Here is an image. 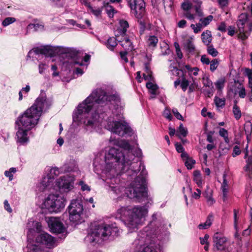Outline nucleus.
<instances>
[{
  "instance_id": "52",
  "label": "nucleus",
  "mask_w": 252,
  "mask_h": 252,
  "mask_svg": "<svg viewBox=\"0 0 252 252\" xmlns=\"http://www.w3.org/2000/svg\"><path fill=\"white\" fill-rule=\"evenodd\" d=\"M172 112L174 114V116H175V117L179 120H182V121H183L184 119H183V116H182V115L178 112L177 109L176 108H173L172 109Z\"/></svg>"
},
{
  "instance_id": "39",
  "label": "nucleus",
  "mask_w": 252,
  "mask_h": 252,
  "mask_svg": "<svg viewBox=\"0 0 252 252\" xmlns=\"http://www.w3.org/2000/svg\"><path fill=\"white\" fill-rule=\"evenodd\" d=\"M225 80L224 78H221L218 80L215 83L216 88L219 91H221L224 86Z\"/></svg>"
},
{
  "instance_id": "33",
  "label": "nucleus",
  "mask_w": 252,
  "mask_h": 252,
  "mask_svg": "<svg viewBox=\"0 0 252 252\" xmlns=\"http://www.w3.org/2000/svg\"><path fill=\"white\" fill-rule=\"evenodd\" d=\"M245 75L248 77L249 79V86L251 89L252 93V70L249 68L245 69Z\"/></svg>"
},
{
  "instance_id": "5",
  "label": "nucleus",
  "mask_w": 252,
  "mask_h": 252,
  "mask_svg": "<svg viewBox=\"0 0 252 252\" xmlns=\"http://www.w3.org/2000/svg\"><path fill=\"white\" fill-rule=\"evenodd\" d=\"M147 214L148 209L146 206L122 207L117 210V218H119L127 227L132 229L143 222Z\"/></svg>"
},
{
  "instance_id": "20",
  "label": "nucleus",
  "mask_w": 252,
  "mask_h": 252,
  "mask_svg": "<svg viewBox=\"0 0 252 252\" xmlns=\"http://www.w3.org/2000/svg\"><path fill=\"white\" fill-rule=\"evenodd\" d=\"M213 220V215L212 213H210L204 223H200L198 225V227L199 229H206L209 228L212 224Z\"/></svg>"
},
{
  "instance_id": "57",
  "label": "nucleus",
  "mask_w": 252,
  "mask_h": 252,
  "mask_svg": "<svg viewBox=\"0 0 252 252\" xmlns=\"http://www.w3.org/2000/svg\"><path fill=\"white\" fill-rule=\"evenodd\" d=\"M218 30L222 32H225L226 31V26L224 22H221L218 27Z\"/></svg>"
},
{
  "instance_id": "48",
  "label": "nucleus",
  "mask_w": 252,
  "mask_h": 252,
  "mask_svg": "<svg viewBox=\"0 0 252 252\" xmlns=\"http://www.w3.org/2000/svg\"><path fill=\"white\" fill-rule=\"evenodd\" d=\"M181 7L184 10L189 11L192 7V4L189 1H185L182 3Z\"/></svg>"
},
{
  "instance_id": "54",
  "label": "nucleus",
  "mask_w": 252,
  "mask_h": 252,
  "mask_svg": "<svg viewBox=\"0 0 252 252\" xmlns=\"http://www.w3.org/2000/svg\"><path fill=\"white\" fill-rule=\"evenodd\" d=\"M200 61L203 64L208 65L210 64L211 61L206 55H202L201 57Z\"/></svg>"
},
{
  "instance_id": "9",
  "label": "nucleus",
  "mask_w": 252,
  "mask_h": 252,
  "mask_svg": "<svg viewBox=\"0 0 252 252\" xmlns=\"http://www.w3.org/2000/svg\"><path fill=\"white\" fill-rule=\"evenodd\" d=\"M65 200L59 194H49L42 204L50 212H58L65 206Z\"/></svg>"
},
{
  "instance_id": "61",
  "label": "nucleus",
  "mask_w": 252,
  "mask_h": 252,
  "mask_svg": "<svg viewBox=\"0 0 252 252\" xmlns=\"http://www.w3.org/2000/svg\"><path fill=\"white\" fill-rule=\"evenodd\" d=\"M46 63H40L38 65L39 73L40 74H43L46 69Z\"/></svg>"
},
{
  "instance_id": "6",
  "label": "nucleus",
  "mask_w": 252,
  "mask_h": 252,
  "mask_svg": "<svg viewBox=\"0 0 252 252\" xmlns=\"http://www.w3.org/2000/svg\"><path fill=\"white\" fill-rule=\"evenodd\" d=\"M78 53V51L74 48L46 45L31 50L28 53L27 60L32 58V60L35 59L39 61L44 57H53L62 54H65L66 56L74 59L77 58Z\"/></svg>"
},
{
  "instance_id": "15",
  "label": "nucleus",
  "mask_w": 252,
  "mask_h": 252,
  "mask_svg": "<svg viewBox=\"0 0 252 252\" xmlns=\"http://www.w3.org/2000/svg\"><path fill=\"white\" fill-rule=\"evenodd\" d=\"M51 231L54 233L61 234L65 231V227L59 219L51 217L48 221Z\"/></svg>"
},
{
  "instance_id": "47",
  "label": "nucleus",
  "mask_w": 252,
  "mask_h": 252,
  "mask_svg": "<svg viewBox=\"0 0 252 252\" xmlns=\"http://www.w3.org/2000/svg\"><path fill=\"white\" fill-rule=\"evenodd\" d=\"M190 28L193 30L195 33H197L201 31L202 26L200 23H197L196 25L192 24L190 25Z\"/></svg>"
},
{
  "instance_id": "23",
  "label": "nucleus",
  "mask_w": 252,
  "mask_h": 252,
  "mask_svg": "<svg viewBox=\"0 0 252 252\" xmlns=\"http://www.w3.org/2000/svg\"><path fill=\"white\" fill-rule=\"evenodd\" d=\"M117 45V40L114 37H109L105 43L107 48L111 51H113Z\"/></svg>"
},
{
  "instance_id": "10",
  "label": "nucleus",
  "mask_w": 252,
  "mask_h": 252,
  "mask_svg": "<svg viewBox=\"0 0 252 252\" xmlns=\"http://www.w3.org/2000/svg\"><path fill=\"white\" fill-rule=\"evenodd\" d=\"M237 25L241 38L243 40L246 39L252 32V20L247 13H241L239 16Z\"/></svg>"
},
{
  "instance_id": "41",
  "label": "nucleus",
  "mask_w": 252,
  "mask_h": 252,
  "mask_svg": "<svg viewBox=\"0 0 252 252\" xmlns=\"http://www.w3.org/2000/svg\"><path fill=\"white\" fill-rule=\"evenodd\" d=\"M16 21V19L14 17H7L2 22V25L3 27H6Z\"/></svg>"
},
{
  "instance_id": "8",
  "label": "nucleus",
  "mask_w": 252,
  "mask_h": 252,
  "mask_svg": "<svg viewBox=\"0 0 252 252\" xmlns=\"http://www.w3.org/2000/svg\"><path fill=\"white\" fill-rule=\"evenodd\" d=\"M69 213V220L75 224L81 223L83 220V206L80 200L74 199L71 200L67 208Z\"/></svg>"
},
{
  "instance_id": "35",
  "label": "nucleus",
  "mask_w": 252,
  "mask_h": 252,
  "mask_svg": "<svg viewBox=\"0 0 252 252\" xmlns=\"http://www.w3.org/2000/svg\"><path fill=\"white\" fill-rule=\"evenodd\" d=\"M120 27L122 28V34H125L127 31V29L129 27L128 22L124 19H121L119 21Z\"/></svg>"
},
{
  "instance_id": "40",
  "label": "nucleus",
  "mask_w": 252,
  "mask_h": 252,
  "mask_svg": "<svg viewBox=\"0 0 252 252\" xmlns=\"http://www.w3.org/2000/svg\"><path fill=\"white\" fill-rule=\"evenodd\" d=\"M233 112L236 119L239 120L241 117V112L240 109L236 104L233 106Z\"/></svg>"
},
{
  "instance_id": "38",
  "label": "nucleus",
  "mask_w": 252,
  "mask_h": 252,
  "mask_svg": "<svg viewBox=\"0 0 252 252\" xmlns=\"http://www.w3.org/2000/svg\"><path fill=\"white\" fill-rule=\"evenodd\" d=\"M214 102L217 107L222 108L225 105V100L224 98H220L217 96H215Z\"/></svg>"
},
{
  "instance_id": "32",
  "label": "nucleus",
  "mask_w": 252,
  "mask_h": 252,
  "mask_svg": "<svg viewBox=\"0 0 252 252\" xmlns=\"http://www.w3.org/2000/svg\"><path fill=\"white\" fill-rule=\"evenodd\" d=\"M213 16L212 15H209L204 18H200L199 21L201 22L200 24L202 27H205L208 26L210 23L213 20Z\"/></svg>"
},
{
  "instance_id": "13",
  "label": "nucleus",
  "mask_w": 252,
  "mask_h": 252,
  "mask_svg": "<svg viewBox=\"0 0 252 252\" xmlns=\"http://www.w3.org/2000/svg\"><path fill=\"white\" fill-rule=\"evenodd\" d=\"M228 239L222 234L215 233L213 237V250L215 252L225 251Z\"/></svg>"
},
{
  "instance_id": "16",
  "label": "nucleus",
  "mask_w": 252,
  "mask_h": 252,
  "mask_svg": "<svg viewBox=\"0 0 252 252\" xmlns=\"http://www.w3.org/2000/svg\"><path fill=\"white\" fill-rule=\"evenodd\" d=\"M54 181V177L47 175L43 177L41 182L37 186L38 190L40 191L50 190L53 187Z\"/></svg>"
},
{
  "instance_id": "49",
  "label": "nucleus",
  "mask_w": 252,
  "mask_h": 252,
  "mask_svg": "<svg viewBox=\"0 0 252 252\" xmlns=\"http://www.w3.org/2000/svg\"><path fill=\"white\" fill-rule=\"evenodd\" d=\"M203 83L204 86L209 88H214L212 82L208 78H203Z\"/></svg>"
},
{
  "instance_id": "51",
  "label": "nucleus",
  "mask_w": 252,
  "mask_h": 252,
  "mask_svg": "<svg viewBox=\"0 0 252 252\" xmlns=\"http://www.w3.org/2000/svg\"><path fill=\"white\" fill-rule=\"evenodd\" d=\"M189 81L185 78H183L182 79V82H181V87L182 90H183V91L185 92L187 90V88L189 86Z\"/></svg>"
},
{
  "instance_id": "58",
  "label": "nucleus",
  "mask_w": 252,
  "mask_h": 252,
  "mask_svg": "<svg viewBox=\"0 0 252 252\" xmlns=\"http://www.w3.org/2000/svg\"><path fill=\"white\" fill-rule=\"evenodd\" d=\"M175 147H176V149L178 153H181L183 152L184 151H185L184 148L182 145V144L180 143H179L177 142L176 143Z\"/></svg>"
},
{
  "instance_id": "7",
  "label": "nucleus",
  "mask_w": 252,
  "mask_h": 252,
  "mask_svg": "<svg viewBox=\"0 0 252 252\" xmlns=\"http://www.w3.org/2000/svg\"><path fill=\"white\" fill-rule=\"evenodd\" d=\"M119 230L116 223L111 224L103 223L96 225L91 232L93 237H100L103 240H106L110 237L118 235Z\"/></svg>"
},
{
  "instance_id": "46",
  "label": "nucleus",
  "mask_w": 252,
  "mask_h": 252,
  "mask_svg": "<svg viewBox=\"0 0 252 252\" xmlns=\"http://www.w3.org/2000/svg\"><path fill=\"white\" fill-rule=\"evenodd\" d=\"M210 69L212 72H214L218 67L219 62L218 60V59H213L212 60L210 63Z\"/></svg>"
},
{
  "instance_id": "1",
  "label": "nucleus",
  "mask_w": 252,
  "mask_h": 252,
  "mask_svg": "<svg viewBox=\"0 0 252 252\" xmlns=\"http://www.w3.org/2000/svg\"><path fill=\"white\" fill-rule=\"evenodd\" d=\"M110 144L118 148H111L106 153L105 165L103 172L107 177L108 190L118 194L125 191L127 197L136 199L139 202L147 197L146 178L147 172L140 160L142 153L140 149L134 154L131 146L125 140L115 139L111 136Z\"/></svg>"
},
{
  "instance_id": "42",
  "label": "nucleus",
  "mask_w": 252,
  "mask_h": 252,
  "mask_svg": "<svg viewBox=\"0 0 252 252\" xmlns=\"http://www.w3.org/2000/svg\"><path fill=\"white\" fill-rule=\"evenodd\" d=\"M106 10L107 14L110 18H113L115 13H116V10L111 5H107L106 7Z\"/></svg>"
},
{
  "instance_id": "28",
  "label": "nucleus",
  "mask_w": 252,
  "mask_h": 252,
  "mask_svg": "<svg viewBox=\"0 0 252 252\" xmlns=\"http://www.w3.org/2000/svg\"><path fill=\"white\" fill-rule=\"evenodd\" d=\"M194 182L197 185L198 187H200L202 185V180L201 173L199 170H195L193 174Z\"/></svg>"
},
{
  "instance_id": "11",
  "label": "nucleus",
  "mask_w": 252,
  "mask_h": 252,
  "mask_svg": "<svg viewBox=\"0 0 252 252\" xmlns=\"http://www.w3.org/2000/svg\"><path fill=\"white\" fill-rule=\"evenodd\" d=\"M128 3L131 13L136 18L141 19L145 13V3L144 0H129Z\"/></svg>"
},
{
  "instance_id": "21",
  "label": "nucleus",
  "mask_w": 252,
  "mask_h": 252,
  "mask_svg": "<svg viewBox=\"0 0 252 252\" xmlns=\"http://www.w3.org/2000/svg\"><path fill=\"white\" fill-rule=\"evenodd\" d=\"M201 36L203 43L206 45H209L212 41L211 32L209 30H206L202 33Z\"/></svg>"
},
{
  "instance_id": "18",
  "label": "nucleus",
  "mask_w": 252,
  "mask_h": 252,
  "mask_svg": "<svg viewBox=\"0 0 252 252\" xmlns=\"http://www.w3.org/2000/svg\"><path fill=\"white\" fill-rule=\"evenodd\" d=\"M77 169L76 163L73 159H70L68 161H66L61 167L62 172H63L64 173L75 171H76Z\"/></svg>"
},
{
  "instance_id": "50",
  "label": "nucleus",
  "mask_w": 252,
  "mask_h": 252,
  "mask_svg": "<svg viewBox=\"0 0 252 252\" xmlns=\"http://www.w3.org/2000/svg\"><path fill=\"white\" fill-rule=\"evenodd\" d=\"M163 115L164 116V117H165L166 119H167L169 121H171L173 118V117L170 112V110L168 108H165V109L163 112Z\"/></svg>"
},
{
  "instance_id": "17",
  "label": "nucleus",
  "mask_w": 252,
  "mask_h": 252,
  "mask_svg": "<svg viewBox=\"0 0 252 252\" xmlns=\"http://www.w3.org/2000/svg\"><path fill=\"white\" fill-rule=\"evenodd\" d=\"M27 227L28 229V235H33L34 232L39 233L41 231L42 225L40 222L34 221L33 219H30L27 223Z\"/></svg>"
},
{
  "instance_id": "55",
  "label": "nucleus",
  "mask_w": 252,
  "mask_h": 252,
  "mask_svg": "<svg viewBox=\"0 0 252 252\" xmlns=\"http://www.w3.org/2000/svg\"><path fill=\"white\" fill-rule=\"evenodd\" d=\"M241 154V150L238 146H235L232 153V156L235 157Z\"/></svg>"
},
{
  "instance_id": "63",
  "label": "nucleus",
  "mask_w": 252,
  "mask_h": 252,
  "mask_svg": "<svg viewBox=\"0 0 252 252\" xmlns=\"http://www.w3.org/2000/svg\"><path fill=\"white\" fill-rule=\"evenodd\" d=\"M219 134L223 138L228 135L227 131L223 128H220L219 130Z\"/></svg>"
},
{
  "instance_id": "56",
  "label": "nucleus",
  "mask_w": 252,
  "mask_h": 252,
  "mask_svg": "<svg viewBox=\"0 0 252 252\" xmlns=\"http://www.w3.org/2000/svg\"><path fill=\"white\" fill-rule=\"evenodd\" d=\"M209 237V235L207 234H206L204 235V237H200L199 239L200 240V244L201 245H204L209 243L208 241Z\"/></svg>"
},
{
  "instance_id": "3",
  "label": "nucleus",
  "mask_w": 252,
  "mask_h": 252,
  "mask_svg": "<svg viewBox=\"0 0 252 252\" xmlns=\"http://www.w3.org/2000/svg\"><path fill=\"white\" fill-rule=\"evenodd\" d=\"M51 99L45 95H40L32 106L20 115L16 122L17 142L20 145L28 143L29 139L28 131L34 127L38 124L43 112L46 111L52 105Z\"/></svg>"
},
{
  "instance_id": "25",
  "label": "nucleus",
  "mask_w": 252,
  "mask_h": 252,
  "mask_svg": "<svg viewBox=\"0 0 252 252\" xmlns=\"http://www.w3.org/2000/svg\"><path fill=\"white\" fill-rule=\"evenodd\" d=\"M26 248L27 252H43L39 246L32 243H29Z\"/></svg>"
},
{
  "instance_id": "31",
  "label": "nucleus",
  "mask_w": 252,
  "mask_h": 252,
  "mask_svg": "<svg viewBox=\"0 0 252 252\" xmlns=\"http://www.w3.org/2000/svg\"><path fill=\"white\" fill-rule=\"evenodd\" d=\"M144 69L146 73L143 74L144 79L145 80H148L152 81L153 79V77L152 75V71L150 70L149 67H148L147 64H145Z\"/></svg>"
},
{
  "instance_id": "30",
  "label": "nucleus",
  "mask_w": 252,
  "mask_h": 252,
  "mask_svg": "<svg viewBox=\"0 0 252 252\" xmlns=\"http://www.w3.org/2000/svg\"><path fill=\"white\" fill-rule=\"evenodd\" d=\"M31 89L30 86L29 85H26L25 87H23L22 88V89L19 92L18 95H19V101H21L23 99V93L25 95L24 97H26L27 96L29 92H30Z\"/></svg>"
},
{
  "instance_id": "2",
  "label": "nucleus",
  "mask_w": 252,
  "mask_h": 252,
  "mask_svg": "<svg viewBox=\"0 0 252 252\" xmlns=\"http://www.w3.org/2000/svg\"><path fill=\"white\" fill-rule=\"evenodd\" d=\"M123 107L118 93H109L102 88H97L78 105L73 119L83 123L87 128L101 125L121 137L131 136L134 131L123 121Z\"/></svg>"
},
{
  "instance_id": "4",
  "label": "nucleus",
  "mask_w": 252,
  "mask_h": 252,
  "mask_svg": "<svg viewBox=\"0 0 252 252\" xmlns=\"http://www.w3.org/2000/svg\"><path fill=\"white\" fill-rule=\"evenodd\" d=\"M152 220L140 231L133 244L136 247L137 252H161V247L157 239L161 232L159 227H164L163 219L158 217V213L152 215Z\"/></svg>"
},
{
  "instance_id": "19",
  "label": "nucleus",
  "mask_w": 252,
  "mask_h": 252,
  "mask_svg": "<svg viewBox=\"0 0 252 252\" xmlns=\"http://www.w3.org/2000/svg\"><path fill=\"white\" fill-rule=\"evenodd\" d=\"M146 87L149 89V92L151 94L150 99L155 98L157 95L158 94V87L157 84H154L151 82H147L146 85Z\"/></svg>"
},
{
  "instance_id": "64",
  "label": "nucleus",
  "mask_w": 252,
  "mask_h": 252,
  "mask_svg": "<svg viewBox=\"0 0 252 252\" xmlns=\"http://www.w3.org/2000/svg\"><path fill=\"white\" fill-rule=\"evenodd\" d=\"M251 164L247 163L246 166L244 167L245 172H248L249 174H252V168H251Z\"/></svg>"
},
{
  "instance_id": "43",
  "label": "nucleus",
  "mask_w": 252,
  "mask_h": 252,
  "mask_svg": "<svg viewBox=\"0 0 252 252\" xmlns=\"http://www.w3.org/2000/svg\"><path fill=\"white\" fill-rule=\"evenodd\" d=\"M207 52L213 57H216L218 54V51L214 48L213 45H208Z\"/></svg>"
},
{
  "instance_id": "22",
  "label": "nucleus",
  "mask_w": 252,
  "mask_h": 252,
  "mask_svg": "<svg viewBox=\"0 0 252 252\" xmlns=\"http://www.w3.org/2000/svg\"><path fill=\"white\" fill-rule=\"evenodd\" d=\"M120 42H121V45L125 50L131 51L133 49L132 43L129 38L124 37V39Z\"/></svg>"
},
{
  "instance_id": "36",
  "label": "nucleus",
  "mask_w": 252,
  "mask_h": 252,
  "mask_svg": "<svg viewBox=\"0 0 252 252\" xmlns=\"http://www.w3.org/2000/svg\"><path fill=\"white\" fill-rule=\"evenodd\" d=\"M62 170L60 168H58V167H55L52 168L50 170V173L47 174L48 176H51L52 177H54V179L55 177L58 176L60 173H62Z\"/></svg>"
},
{
  "instance_id": "27",
  "label": "nucleus",
  "mask_w": 252,
  "mask_h": 252,
  "mask_svg": "<svg viewBox=\"0 0 252 252\" xmlns=\"http://www.w3.org/2000/svg\"><path fill=\"white\" fill-rule=\"evenodd\" d=\"M234 91L235 94H238L240 97L242 98L245 97L246 95L245 88L242 84H240L237 88H235Z\"/></svg>"
},
{
  "instance_id": "24",
  "label": "nucleus",
  "mask_w": 252,
  "mask_h": 252,
  "mask_svg": "<svg viewBox=\"0 0 252 252\" xmlns=\"http://www.w3.org/2000/svg\"><path fill=\"white\" fill-rule=\"evenodd\" d=\"M239 211L238 210L236 209L234 210V228L236 230L235 233L234 234V237L236 239H239L240 238H241L240 237V234L238 232V218H237V214H238Z\"/></svg>"
},
{
  "instance_id": "37",
  "label": "nucleus",
  "mask_w": 252,
  "mask_h": 252,
  "mask_svg": "<svg viewBox=\"0 0 252 252\" xmlns=\"http://www.w3.org/2000/svg\"><path fill=\"white\" fill-rule=\"evenodd\" d=\"M185 46L186 49L190 53L193 52L195 50V46L193 42L189 39L187 40Z\"/></svg>"
},
{
  "instance_id": "44",
  "label": "nucleus",
  "mask_w": 252,
  "mask_h": 252,
  "mask_svg": "<svg viewBox=\"0 0 252 252\" xmlns=\"http://www.w3.org/2000/svg\"><path fill=\"white\" fill-rule=\"evenodd\" d=\"M195 163V160L191 158L187 159L185 161V164L188 169H191Z\"/></svg>"
},
{
  "instance_id": "62",
  "label": "nucleus",
  "mask_w": 252,
  "mask_h": 252,
  "mask_svg": "<svg viewBox=\"0 0 252 252\" xmlns=\"http://www.w3.org/2000/svg\"><path fill=\"white\" fill-rule=\"evenodd\" d=\"M206 198L207 202L209 206L212 205L215 202V200L212 197V195H210L209 196H207V198Z\"/></svg>"
},
{
  "instance_id": "59",
  "label": "nucleus",
  "mask_w": 252,
  "mask_h": 252,
  "mask_svg": "<svg viewBox=\"0 0 252 252\" xmlns=\"http://www.w3.org/2000/svg\"><path fill=\"white\" fill-rule=\"evenodd\" d=\"M229 0H218V4L221 8L226 7L228 4Z\"/></svg>"
},
{
  "instance_id": "53",
  "label": "nucleus",
  "mask_w": 252,
  "mask_h": 252,
  "mask_svg": "<svg viewBox=\"0 0 252 252\" xmlns=\"http://www.w3.org/2000/svg\"><path fill=\"white\" fill-rule=\"evenodd\" d=\"M79 185L81 186V189L83 191H90V187L87 185V184H85L84 182L82 181H81L79 182Z\"/></svg>"
},
{
  "instance_id": "60",
  "label": "nucleus",
  "mask_w": 252,
  "mask_h": 252,
  "mask_svg": "<svg viewBox=\"0 0 252 252\" xmlns=\"http://www.w3.org/2000/svg\"><path fill=\"white\" fill-rule=\"evenodd\" d=\"M195 12L196 15L200 17L203 16V13L202 12V9H201V7L194 6Z\"/></svg>"
},
{
  "instance_id": "45",
  "label": "nucleus",
  "mask_w": 252,
  "mask_h": 252,
  "mask_svg": "<svg viewBox=\"0 0 252 252\" xmlns=\"http://www.w3.org/2000/svg\"><path fill=\"white\" fill-rule=\"evenodd\" d=\"M221 189L222 192H228V184L226 180V175L224 174L223 175V182L221 185Z\"/></svg>"
},
{
  "instance_id": "12",
  "label": "nucleus",
  "mask_w": 252,
  "mask_h": 252,
  "mask_svg": "<svg viewBox=\"0 0 252 252\" xmlns=\"http://www.w3.org/2000/svg\"><path fill=\"white\" fill-rule=\"evenodd\" d=\"M74 176H64L56 181V185L62 192H68L74 188Z\"/></svg>"
},
{
  "instance_id": "29",
  "label": "nucleus",
  "mask_w": 252,
  "mask_h": 252,
  "mask_svg": "<svg viewBox=\"0 0 252 252\" xmlns=\"http://www.w3.org/2000/svg\"><path fill=\"white\" fill-rule=\"evenodd\" d=\"M177 135L181 138V136L186 137L188 134V130L185 127L183 124H181L177 131Z\"/></svg>"
},
{
  "instance_id": "34",
  "label": "nucleus",
  "mask_w": 252,
  "mask_h": 252,
  "mask_svg": "<svg viewBox=\"0 0 252 252\" xmlns=\"http://www.w3.org/2000/svg\"><path fill=\"white\" fill-rule=\"evenodd\" d=\"M244 130L247 136V138L249 140L252 133V124L250 122L246 123L244 125Z\"/></svg>"
},
{
  "instance_id": "14",
  "label": "nucleus",
  "mask_w": 252,
  "mask_h": 252,
  "mask_svg": "<svg viewBox=\"0 0 252 252\" xmlns=\"http://www.w3.org/2000/svg\"><path fill=\"white\" fill-rule=\"evenodd\" d=\"M36 242L45 245L48 248H52L56 246V240L47 233L39 234L36 237Z\"/></svg>"
},
{
  "instance_id": "26",
  "label": "nucleus",
  "mask_w": 252,
  "mask_h": 252,
  "mask_svg": "<svg viewBox=\"0 0 252 252\" xmlns=\"http://www.w3.org/2000/svg\"><path fill=\"white\" fill-rule=\"evenodd\" d=\"M158 39V37L155 35H150L147 40V44L149 47L155 48L157 46Z\"/></svg>"
}]
</instances>
